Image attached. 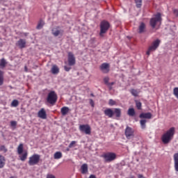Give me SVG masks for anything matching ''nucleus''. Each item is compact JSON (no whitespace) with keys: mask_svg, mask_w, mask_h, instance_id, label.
<instances>
[{"mask_svg":"<svg viewBox=\"0 0 178 178\" xmlns=\"http://www.w3.org/2000/svg\"><path fill=\"white\" fill-rule=\"evenodd\" d=\"M104 113L108 118H112L113 116L116 119H119L122 117V109L121 108H106L104 111Z\"/></svg>","mask_w":178,"mask_h":178,"instance_id":"1","label":"nucleus"},{"mask_svg":"<svg viewBox=\"0 0 178 178\" xmlns=\"http://www.w3.org/2000/svg\"><path fill=\"white\" fill-rule=\"evenodd\" d=\"M175 131L176 130L175 127H171L168 131H167L161 137L163 143L169 144V143L173 140Z\"/></svg>","mask_w":178,"mask_h":178,"instance_id":"2","label":"nucleus"},{"mask_svg":"<svg viewBox=\"0 0 178 178\" xmlns=\"http://www.w3.org/2000/svg\"><path fill=\"white\" fill-rule=\"evenodd\" d=\"M161 23L162 17L161 13H158L157 14L154 15L149 22L150 26L152 29H155L157 24H159V26H161Z\"/></svg>","mask_w":178,"mask_h":178,"instance_id":"3","label":"nucleus"},{"mask_svg":"<svg viewBox=\"0 0 178 178\" xmlns=\"http://www.w3.org/2000/svg\"><path fill=\"white\" fill-rule=\"evenodd\" d=\"M47 102L50 104V105H55L56 104V101H58V95L55 91L51 90L50 91L47 97Z\"/></svg>","mask_w":178,"mask_h":178,"instance_id":"4","label":"nucleus"},{"mask_svg":"<svg viewBox=\"0 0 178 178\" xmlns=\"http://www.w3.org/2000/svg\"><path fill=\"white\" fill-rule=\"evenodd\" d=\"M111 27V24L108 21H102L100 24V37H104V34H105Z\"/></svg>","mask_w":178,"mask_h":178,"instance_id":"5","label":"nucleus"},{"mask_svg":"<svg viewBox=\"0 0 178 178\" xmlns=\"http://www.w3.org/2000/svg\"><path fill=\"white\" fill-rule=\"evenodd\" d=\"M159 44H161V40L159 39H156L154 40L152 43V45L149 47L146 55L149 56L151 55L152 52H154V51H156V49L158 47H159Z\"/></svg>","mask_w":178,"mask_h":178,"instance_id":"6","label":"nucleus"},{"mask_svg":"<svg viewBox=\"0 0 178 178\" xmlns=\"http://www.w3.org/2000/svg\"><path fill=\"white\" fill-rule=\"evenodd\" d=\"M41 159V156L40 154H35L29 157V166H34L35 165H38L40 163V159Z\"/></svg>","mask_w":178,"mask_h":178,"instance_id":"7","label":"nucleus"},{"mask_svg":"<svg viewBox=\"0 0 178 178\" xmlns=\"http://www.w3.org/2000/svg\"><path fill=\"white\" fill-rule=\"evenodd\" d=\"M51 34L54 37H58V35L63 37L65 34V30L60 29V26H56L51 29Z\"/></svg>","mask_w":178,"mask_h":178,"instance_id":"8","label":"nucleus"},{"mask_svg":"<svg viewBox=\"0 0 178 178\" xmlns=\"http://www.w3.org/2000/svg\"><path fill=\"white\" fill-rule=\"evenodd\" d=\"M124 134L127 140H131V138H134V129L127 126L125 129Z\"/></svg>","mask_w":178,"mask_h":178,"instance_id":"9","label":"nucleus"},{"mask_svg":"<svg viewBox=\"0 0 178 178\" xmlns=\"http://www.w3.org/2000/svg\"><path fill=\"white\" fill-rule=\"evenodd\" d=\"M104 158L106 162H112L116 159V154L113 152H108L104 154Z\"/></svg>","mask_w":178,"mask_h":178,"instance_id":"10","label":"nucleus"},{"mask_svg":"<svg viewBox=\"0 0 178 178\" xmlns=\"http://www.w3.org/2000/svg\"><path fill=\"white\" fill-rule=\"evenodd\" d=\"M79 130L82 133H85V134H91V127L88 124H81L79 126Z\"/></svg>","mask_w":178,"mask_h":178,"instance_id":"11","label":"nucleus"},{"mask_svg":"<svg viewBox=\"0 0 178 178\" xmlns=\"http://www.w3.org/2000/svg\"><path fill=\"white\" fill-rule=\"evenodd\" d=\"M68 65L69 66H74L76 65V57L72 52H68Z\"/></svg>","mask_w":178,"mask_h":178,"instance_id":"12","label":"nucleus"},{"mask_svg":"<svg viewBox=\"0 0 178 178\" xmlns=\"http://www.w3.org/2000/svg\"><path fill=\"white\" fill-rule=\"evenodd\" d=\"M109 67L111 66L109 65V63H104L100 65V70L102 72V73H109Z\"/></svg>","mask_w":178,"mask_h":178,"instance_id":"13","label":"nucleus"},{"mask_svg":"<svg viewBox=\"0 0 178 178\" xmlns=\"http://www.w3.org/2000/svg\"><path fill=\"white\" fill-rule=\"evenodd\" d=\"M147 30V26L144 22H140L138 29V33L139 34H143V33H145Z\"/></svg>","mask_w":178,"mask_h":178,"instance_id":"14","label":"nucleus"},{"mask_svg":"<svg viewBox=\"0 0 178 178\" xmlns=\"http://www.w3.org/2000/svg\"><path fill=\"white\" fill-rule=\"evenodd\" d=\"M26 40L24 39H19L17 43H16V45L17 47H19V48L20 49H23V48H26Z\"/></svg>","mask_w":178,"mask_h":178,"instance_id":"15","label":"nucleus"},{"mask_svg":"<svg viewBox=\"0 0 178 178\" xmlns=\"http://www.w3.org/2000/svg\"><path fill=\"white\" fill-rule=\"evenodd\" d=\"M38 116L40 119H47V111H45V108H41L38 113Z\"/></svg>","mask_w":178,"mask_h":178,"instance_id":"16","label":"nucleus"},{"mask_svg":"<svg viewBox=\"0 0 178 178\" xmlns=\"http://www.w3.org/2000/svg\"><path fill=\"white\" fill-rule=\"evenodd\" d=\"M81 172L82 175H87L88 173V165L84 163L81 166Z\"/></svg>","mask_w":178,"mask_h":178,"instance_id":"17","label":"nucleus"},{"mask_svg":"<svg viewBox=\"0 0 178 178\" xmlns=\"http://www.w3.org/2000/svg\"><path fill=\"white\" fill-rule=\"evenodd\" d=\"M139 118L140 119H151L152 114L151 113H142L140 114Z\"/></svg>","mask_w":178,"mask_h":178,"instance_id":"18","label":"nucleus"},{"mask_svg":"<svg viewBox=\"0 0 178 178\" xmlns=\"http://www.w3.org/2000/svg\"><path fill=\"white\" fill-rule=\"evenodd\" d=\"M174 165L175 171L178 172V153L174 154Z\"/></svg>","mask_w":178,"mask_h":178,"instance_id":"19","label":"nucleus"},{"mask_svg":"<svg viewBox=\"0 0 178 178\" xmlns=\"http://www.w3.org/2000/svg\"><path fill=\"white\" fill-rule=\"evenodd\" d=\"M6 160L5 159V156L0 155V169H2L5 167V163Z\"/></svg>","mask_w":178,"mask_h":178,"instance_id":"20","label":"nucleus"},{"mask_svg":"<svg viewBox=\"0 0 178 178\" xmlns=\"http://www.w3.org/2000/svg\"><path fill=\"white\" fill-rule=\"evenodd\" d=\"M128 116H131V118H134L136 116V111L134 108H130L128 109L127 111Z\"/></svg>","mask_w":178,"mask_h":178,"instance_id":"21","label":"nucleus"},{"mask_svg":"<svg viewBox=\"0 0 178 178\" xmlns=\"http://www.w3.org/2000/svg\"><path fill=\"white\" fill-rule=\"evenodd\" d=\"M69 111H70L69 107L64 106L61 108V110H60L61 115H63V116H66V115L69 113Z\"/></svg>","mask_w":178,"mask_h":178,"instance_id":"22","label":"nucleus"},{"mask_svg":"<svg viewBox=\"0 0 178 178\" xmlns=\"http://www.w3.org/2000/svg\"><path fill=\"white\" fill-rule=\"evenodd\" d=\"M6 65H8V62H6V60L5 58H1L0 60V67L1 69H3L6 67Z\"/></svg>","mask_w":178,"mask_h":178,"instance_id":"23","label":"nucleus"},{"mask_svg":"<svg viewBox=\"0 0 178 178\" xmlns=\"http://www.w3.org/2000/svg\"><path fill=\"white\" fill-rule=\"evenodd\" d=\"M51 72L52 74H58L59 73V67L54 65L52 66Z\"/></svg>","mask_w":178,"mask_h":178,"instance_id":"24","label":"nucleus"},{"mask_svg":"<svg viewBox=\"0 0 178 178\" xmlns=\"http://www.w3.org/2000/svg\"><path fill=\"white\" fill-rule=\"evenodd\" d=\"M27 152H25L24 153H23V154H19V159L20 161H22V162H24V161H26L27 159Z\"/></svg>","mask_w":178,"mask_h":178,"instance_id":"25","label":"nucleus"},{"mask_svg":"<svg viewBox=\"0 0 178 178\" xmlns=\"http://www.w3.org/2000/svg\"><path fill=\"white\" fill-rule=\"evenodd\" d=\"M45 24V22H44V21L42 19H41L38 24V26H36V29L38 30H41V29H42V27H44V25Z\"/></svg>","mask_w":178,"mask_h":178,"instance_id":"26","label":"nucleus"},{"mask_svg":"<svg viewBox=\"0 0 178 178\" xmlns=\"http://www.w3.org/2000/svg\"><path fill=\"white\" fill-rule=\"evenodd\" d=\"M17 153H18V155H22V154H23V144L22 143L19 145V146L17 147Z\"/></svg>","mask_w":178,"mask_h":178,"instance_id":"27","label":"nucleus"},{"mask_svg":"<svg viewBox=\"0 0 178 178\" xmlns=\"http://www.w3.org/2000/svg\"><path fill=\"white\" fill-rule=\"evenodd\" d=\"M54 159H60L62 158V152H56L54 155Z\"/></svg>","mask_w":178,"mask_h":178,"instance_id":"28","label":"nucleus"},{"mask_svg":"<svg viewBox=\"0 0 178 178\" xmlns=\"http://www.w3.org/2000/svg\"><path fill=\"white\" fill-rule=\"evenodd\" d=\"M0 86H3V72L0 70Z\"/></svg>","mask_w":178,"mask_h":178,"instance_id":"29","label":"nucleus"},{"mask_svg":"<svg viewBox=\"0 0 178 178\" xmlns=\"http://www.w3.org/2000/svg\"><path fill=\"white\" fill-rule=\"evenodd\" d=\"M135 3H136V8H141L143 0H135Z\"/></svg>","mask_w":178,"mask_h":178,"instance_id":"30","label":"nucleus"},{"mask_svg":"<svg viewBox=\"0 0 178 178\" xmlns=\"http://www.w3.org/2000/svg\"><path fill=\"white\" fill-rule=\"evenodd\" d=\"M130 92L134 95V97H138V91H137V90L131 89Z\"/></svg>","mask_w":178,"mask_h":178,"instance_id":"31","label":"nucleus"},{"mask_svg":"<svg viewBox=\"0 0 178 178\" xmlns=\"http://www.w3.org/2000/svg\"><path fill=\"white\" fill-rule=\"evenodd\" d=\"M141 129H145L146 125L145 123H147V121L145 120H140V121Z\"/></svg>","mask_w":178,"mask_h":178,"instance_id":"32","label":"nucleus"},{"mask_svg":"<svg viewBox=\"0 0 178 178\" xmlns=\"http://www.w3.org/2000/svg\"><path fill=\"white\" fill-rule=\"evenodd\" d=\"M11 106H14L15 108H16V106H19V101L14 99L12 103H11Z\"/></svg>","mask_w":178,"mask_h":178,"instance_id":"33","label":"nucleus"},{"mask_svg":"<svg viewBox=\"0 0 178 178\" xmlns=\"http://www.w3.org/2000/svg\"><path fill=\"white\" fill-rule=\"evenodd\" d=\"M108 105H110V106H113V105H116V102L112 99H110L108 101Z\"/></svg>","mask_w":178,"mask_h":178,"instance_id":"34","label":"nucleus"},{"mask_svg":"<svg viewBox=\"0 0 178 178\" xmlns=\"http://www.w3.org/2000/svg\"><path fill=\"white\" fill-rule=\"evenodd\" d=\"M0 151L6 153V152H8V149H6V147H5V145H1L0 146Z\"/></svg>","mask_w":178,"mask_h":178,"instance_id":"35","label":"nucleus"},{"mask_svg":"<svg viewBox=\"0 0 178 178\" xmlns=\"http://www.w3.org/2000/svg\"><path fill=\"white\" fill-rule=\"evenodd\" d=\"M136 106L137 109H138L139 111L141 110L142 104L140 102H136Z\"/></svg>","mask_w":178,"mask_h":178,"instance_id":"36","label":"nucleus"},{"mask_svg":"<svg viewBox=\"0 0 178 178\" xmlns=\"http://www.w3.org/2000/svg\"><path fill=\"white\" fill-rule=\"evenodd\" d=\"M173 94L176 96L178 99V88H175L173 90Z\"/></svg>","mask_w":178,"mask_h":178,"instance_id":"37","label":"nucleus"},{"mask_svg":"<svg viewBox=\"0 0 178 178\" xmlns=\"http://www.w3.org/2000/svg\"><path fill=\"white\" fill-rule=\"evenodd\" d=\"M104 82L106 86H108L109 84V78L108 77H105L104 79Z\"/></svg>","mask_w":178,"mask_h":178,"instance_id":"38","label":"nucleus"},{"mask_svg":"<svg viewBox=\"0 0 178 178\" xmlns=\"http://www.w3.org/2000/svg\"><path fill=\"white\" fill-rule=\"evenodd\" d=\"M17 124V122L16 121H11L10 122V126L12 127H16Z\"/></svg>","mask_w":178,"mask_h":178,"instance_id":"39","label":"nucleus"},{"mask_svg":"<svg viewBox=\"0 0 178 178\" xmlns=\"http://www.w3.org/2000/svg\"><path fill=\"white\" fill-rule=\"evenodd\" d=\"M75 144H76V141H74V140L72 141L69 145V148H73V147H74Z\"/></svg>","mask_w":178,"mask_h":178,"instance_id":"40","label":"nucleus"},{"mask_svg":"<svg viewBox=\"0 0 178 178\" xmlns=\"http://www.w3.org/2000/svg\"><path fill=\"white\" fill-rule=\"evenodd\" d=\"M47 178H56V177H55V175H54L52 174H48L47 175Z\"/></svg>","mask_w":178,"mask_h":178,"instance_id":"41","label":"nucleus"},{"mask_svg":"<svg viewBox=\"0 0 178 178\" xmlns=\"http://www.w3.org/2000/svg\"><path fill=\"white\" fill-rule=\"evenodd\" d=\"M64 69H65V72H70V70L72 69V67H67V66H65Z\"/></svg>","mask_w":178,"mask_h":178,"instance_id":"42","label":"nucleus"},{"mask_svg":"<svg viewBox=\"0 0 178 178\" xmlns=\"http://www.w3.org/2000/svg\"><path fill=\"white\" fill-rule=\"evenodd\" d=\"M115 85V82L108 83V87H109L110 90L112 88V86Z\"/></svg>","mask_w":178,"mask_h":178,"instance_id":"43","label":"nucleus"},{"mask_svg":"<svg viewBox=\"0 0 178 178\" xmlns=\"http://www.w3.org/2000/svg\"><path fill=\"white\" fill-rule=\"evenodd\" d=\"M90 104L91 106H92V108H94L95 104H94V100H92V99H90Z\"/></svg>","mask_w":178,"mask_h":178,"instance_id":"44","label":"nucleus"},{"mask_svg":"<svg viewBox=\"0 0 178 178\" xmlns=\"http://www.w3.org/2000/svg\"><path fill=\"white\" fill-rule=\"evenodd\" d=\"M173 13L175 16H178V10H174Z\"/></svg>","mask_w":178,"mask_h":178,"instance_id":"45","label":"nucleus"},{"mask_svg":"<svg viewBox=\"0 0 178 178\" xmlns=\"http://www.w3.org/2000/svg\"><path fill=\"white\" fill-rule=\"evenodd\" d=\"M138 178H145L143 175L138 174Z\"/></svg>","mask_w":178,"mask_h":178,"instance_id":"46","label":"nucleus"},{"mask_svg":"<svg viewBox=\"0 0 178 178\" xmlns=\"http://www.w3.org/2000/svg\"><path fill=\"white\" fill-rule=\"evenodd\" d=\"M25 71L27 72V67H25Z\"/></svg>","mask_w":178,"mask_h":178,"instance_id":"47","label":"nucleus"},{"mask_svg":"<svg viewBox=\"0 0 178 178\" xmlns=\"http://www.w3.org/2000/svg\"><path fill=\"white\" fill-rule=\"evenodd\" d=\"M91 96H92V97H94V95H93V94H91Z\"/></svg>","mask_w":178,"mask_h":178,"instance_id":"48","label":"nucleus"}]
</instances>
